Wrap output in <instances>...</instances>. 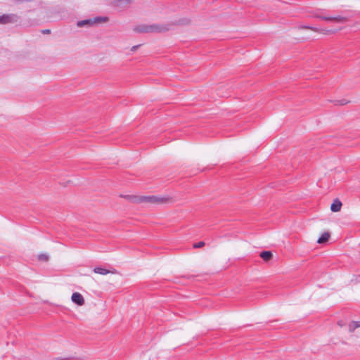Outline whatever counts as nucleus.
Masks as SVG:
<instances>
[{
    "mask_svg": "<svg viewBox=\"0 0 360 360\" xmlns=\"http://www.w3.org/2000/svg\"><path fill=\"white\" fill-rule=\"evenodd\" d=\"M259 255L264 261L270 260L273 256L271 251H262Z\"/></svg>",
    "mask_w": 360,
    "mask_h": 360,
    "instance_id": "1a4fd4ad",
    "label": "nucleus"
},
{
    "mask_svg": "<svg viewBox=\"0 0 360 360\" xmlns=\"http://www.w3.org/2000/svg\"><path fill=\"white\" fill-rule=\"evenodd\" d=\"M342 207V202L336 199L334 200V202L331 204L330 210L332 212H336L340 210Z\"/></svg>",
    "mask_w": 360,
    "mask_h": 360,
    "instance_id": "0eeeda50",
    "label": "nucleus"
},
{
    "mask_svg": "<svg viewBox=\"0 0 360 360\" xmlns=\"http://www.w3.org/2000/svg\"><path fill=\"white\" fill-rule=\"evenodd\" d=\"M320 18L321 19H323V20H328V21L333 20V21L340 22H345L346 20V18L345 17H342V16H340V15H338V16H321Z\"/></svg>",
    "mask_w": 360,
    "mask_h": 360,
    "instance_id": "423d86ee",
    "label": "nucleus"
},
{
    "mask_svg": "<svg viewBox=\"0 0 360 360\" xmlns=\"http://www.w3.org/2000/svg\"><path fill=\"white\" fill-rule=\"evenodd\" d=\"M44 33H49L50 32V30H45L43 31Z\"/></svg>",
    "mask_w": 360,
    "mask_h": 360,
    "instance_id": "6ab92c4d",
    "label": "nucleus"
},
{
    "mask_svg": "<svg viewBox=\"0 0 360 360\" xmlns=\"http://www.w3.org/2000/svg\"><path fill=\"white\" fill-rule=\"evenodd\" d=\"M135 30L139 32H161L163 29L158 25H153L138 26L135 28Z\"/></svg>",
    "mask_w": 360,
    "mask_h": 360,
    "instance_id": "7ed1b4c3",
    "label": "nucleus"
},
{
    "mask_svg": "<svg viewBox=\"0 0 360 360\" xmlns=\"http://www.w3.org/2000/svg\"><path fill=\"white\" fill-rule=\"evenodd\" d=\"M304 28L309 29L314 31H318V28L315 27H311V26H304Z\"/></svg>",
    "mask_w": 360,
    "mask_h": 360,
    "instance_id": "dca6fc26",
    "label": "nucleus"
},
{
    "mask_svg": "<svg viewBox=\"0 0 360 360\" xmlns=\"http://www.w3.org/2000/svg\"><path fill=\"white\" fill-rule=\"evenodd\" d=\"M107 20H108V18L106 17H96V18H91V19L79 20L77 22V25L79 27H82L84 26H91L96 23L106 22Z\"/></svg>",
    "mask_w": 360,
    "mask_h": 360,
    "instance_id": "f03ea898",
    "label": "nucleus"
},
{
    "mask_svg": "<svg viewBox=\"0 0 360 360\" xmlns=\"http://www.w3.org/2000/svg\"><path fill=\"white\" fill-rule=\"evenodd\" d=\"M93 271L94 273L98 274L101 275H106L110 273L109 270H108L105 268L101 267V266L95 267Z\"/></svg>",
    "mask_w": 360,
    "mask_h": 360,
    "instance_id": "6e6552de",
    "label": "nucleus"
},
{
    "mask_svg": "<svg viewBox=\"0 0 360 360\" xmlns=\"http://www.w3.org/2000/svg\"><path fill=\"white\" fill-rule=\"evenodd\" d=\"M346 103H347V101L345 99L335 101V105H345Z\"/></svg>",
    "mask_w": 360,
    "mask_h": 360,
    "instance_id": "ddd939ff",
    "label": "nucleus"
},
{
    "mask_svg": "<svg viewBox=\"0 0 360 360\" xmlns=\"http://www.w3.org/2000/svg\"><path fill=\"white\" fill-rule=\"evenodd\" d=\"M18 20L19 17L16 14H4L0 16V24L6 25L9 23H15Z\"/></svg>",
    "mask_w": 360,
    "mask_h": 360,
    "instance_id": "20e7f679",
    "label": "nucleus"
},
{
    "mask_svg": "<svg viewBox=\"0 0 360 360\" xmlns=\"http://www.w3.org/2000/svg\"><path fill=\"white\" fill-rule=\"evenodd\" d=\"M127 198L130 199L134 202H149V203H160L164 201V198L158 197L156 195H143V196H130L127 195Z\"/></svg>",
    "mask_w": 360,
    "mask_h": 360,
    "instance_id": "f257e3e1",
    "label": "nucleus"
},
{
    "mask_svg": "<svg viewBox=\"0 0 360 360\" xmlns=\"http://www.w3.org/2000/svg\"><path fill=\"white\" fill-rule=\"evenodd\" d=\"M330 234L327 232L323 233L321 236L318 239L317 243L322 244L328 241Z\"/></svg>",
    "mask_w": 360,
    "mask_h": 360,
    "instance_id": "9d476101",
    "label": "nucleus"
},
{
    "mask_svg": "<svg viewBox=\"0 0 360 360\" xmlns=\"http://www.w3.org/2000/svg\"><path fill=\"white\" fill-rule=\"evenodd\" d=\"M33 0H13V1L16 2V3H21V2H30V1H32Z\"/></svg>",
    "mask_w": 360,
    "mask_h": 360,
    "instance_id": "f3484780",
    "label": "nucleus"
},
{
    "mask_svg": "<svg viewBox=\"0 0 360 360\" xmlns=\"http://www.w3.org/2000/svg\"><path fill=\"white\" fill-rule=\"evenodd\" d=\"M131 0H117V5L118 6H121L122 4H128L131 1Z\"/></svg>",
    "mask_w": 360,
    "mask_h": 360,
    "instance_id": "2eb2a0df",
    "label": "nucleus"
},
{
    "mask_svg": "<svg viewBox=\"0 0 360 360\" xmlns=\"http://www.w3.org/2000/svg\"><path fill=\"white\" fill-rule=\"evenodd\" d=\"M38 258L39 260L47 261L49 259V257L46 254H40V255H39Z\"/></svg>",
    "mask_w": 360,
    "mask_h": 360,
    "instance_id": "f8f14e48",
    "label": "nucleus"
},
{
    "mask_svg": "<svg viewBox=\"0 0 360 360\" xmlns=\"http://www.w3.org/2000/svg\"><path fill=\"white\" fill-rule=\"evenodd\" d=\"M138 46H134L132 48H131V51H134L136 49H137Z\"/></svg>",
    "mask_w": 360,
    "mask_h": 360,
    "instance_id": "a211bd4d",
    "label": "nucleus"
},
{
    "mask_svg": "<svg viewBox=\"0 0 360 360\" xmlns=\"http://www.w3.org/2000/svg\"><path fill=\"white\" fill-rule=\"evenodd\" d=\"M360 327V321H352L349 324V330L350 332L354 331L356 328Z\"/></svg>",
    "mask_w": 360,
    "mask_h": 360,
    "instance_id": "9b49d317",
    "label": "nucleus"
},
{
    "mask_svg": "<svg viewBox=\"0 0 360 360\" xmlns=\"http://www.w3.org/2000/svg\"><path fill=\"white\" fill-rule=\"evenodd\" d=\"M204 245H205V243L202 242V241H200L199 243H195L193 245V248H200L204 246Z\"/></svg>",
    "mask_w": 360,
    "mask_h": 360,
    "instance_id": "4468645a",
    "label": "nucleus"
},
{
    "mask_svg": "<svg viewBox=\"0 0 360 360\" xmlns=\"http://www.w3.org/2000/svg\"><path fill=\"white\" fill-rule=\"evenodd\" d=\"M71 300L79 306H82L84 304V297L79 292H74L72 295Z\"/></svg>",
    "mask_w": 360,
    "mask_h": 360,
    "instance_id": "39448f33",
    "label": "nucleus"
}]
</instances>
